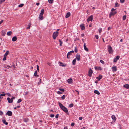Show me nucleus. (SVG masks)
<instances>
[{"label":"nucleus","mask_w":129,"mask_h":129,"mask_svg":"<svg viewBox=\"0 0 129 129\" xmlns=\"http://www.w3.org/2000/svg\"><path fill=\"white\" fill-rule=\"evenodd\" d=\"M120 57L119 55H117L116 57L114 58L113 60V62L114 63L116 62L117 60H119L120 58Z\"/></svg>","instance_id":"obj_4"},{"label":"nucleus","mask_w":129,"mask_h":129,"mask_svg":"<svg viewBox=\"0 0 129 129\" xmlns=\"http://www.w3.org/2000/svg\"><path fill=\"white\" fill-rule=\"evenodd\" d=\"M6 114L9 116H11L12 115V113L11 111H8Z\"/></svg>","instance_id":"obj_9"},{"label":"nucleus","mask_w":129,"mask_h":129,"mask_svg":"<svg viewBox=\"0 0 129 129\" xmlns=\"http://www.w3.org/2000/svg\"><path fill=\"white\" fill-rule=\"evenodd\" d=\"M84 47V50L88 52V48L86 47V44L84 43V45H83Z\"/></svg>","instance_id":"obj_13"},{"label":"nucleus","mask_w":129,"mask_h":129,"mask_svg":"<svg viewBox=\"0 0 129 129\" xmlns=\"http://www.w3.org/2000/svg\"><path fill=\"white\" fill-rule=\"evenodd\" d=\"M4 21V20H1L0 21V24H1Z\"/></svg>","instance_id":"obj_57"},{"label":"nucleus","mask_w":129,"mask_h":129,"mask_svg":"<svg viewBox=\"0 0 129 129\" xmlns=\"http://www.w3.org/2000/svg\"><path fill=\"white\" fill-rule=\"evenodd\" d=\"M17 40V38L16 36L13 37L12 38V41L13 42L16 41Z\"/></svg>","instance_id":"obj_19"},{"label":"nucleus","mask_w":129,"mask_h":129,"mask_svg":"<svg viewBox=\"0 0 129 129\" xmlns=\"http://www.w3.org/2000/svg\"><path fill=\"white\" fill-rule=\"evenodd\" d=\"M6 57H7V56H4V57L3 59V60L4 61L6 60Z\"/></svg>","instance_id":"obj_43"},{"label":"nucleus","mask_w":129,"mask_h":129,"mask_svg":"<svg viewBox=\"0 0 129 129\" xmlns=\"http://www.w3.org/2000/svg\"><path fill=\"white\" fill-rule=\"evenodd\" d=\"M2 122L3 123L6 125H7L8 124V123L6 122V120L5 119H3L2 120Z\"/></svg>","instance_id":"obj_23"},{"label":"nucleus","mask_w":129,"mask_h":129,"mask_svg":"<svg viewBox=\"0 0 129 129\" xmlns=\"http://www.w3.org/2000/svg\"><path fill=\"white\" fill-rule=\"evenodd\" d=\"M28 94V92H24V95H26Z\"/></svg>","instance_id":"obj_59"},{"label":"nucleus","mask_w":129,"mask_h":129,"mask_svg":"<svg viewBox=\"0 0 129 129\" xmlns=\"http://www.w3.org/2000/svg\"><path fill=\"white\" fill-rule=\"evenodd\" d=\"M71 15V13L70 12H68L67 13L65 17L66 18H68Z\"/></svg>","instance_id":"obj_14"},{"label":"nucleus","mask_w":129,"mask_h":129,"mask_svg":"<svg viewBox=\"0 0 129 129\" xmlns=\"http://www.w3.org/2000/svg\"><path fill=\"white\" fill-rule=\"evenodd\" d=\"M22 100L21 99H19L17 101V103H19L21 102Z\"/></svg>","instance_id":"obj_41"},{"label":"nucleus","mask_w":129,"mask_h":129,"mask_svg":"<svg viewBox=\"0 0 129 129\" xmlns=\"http://www.w3.org/2000/svg\"><path fill=\"white\" fill-rule=\"evenodd\" d=\"M116 10V9H115L113 8H112V9H111V11H113V12L115 10Z\"/></svg>","instance_id":"obj_60"},{"label":"nucleus","mask_w":129,"mask_h":129,"mask_svg":"<svg viewBox=\"0 0 129 129\" xmlns=\"http://www.w3.org/2000/svg\"><path fill=\"white\" fill-rule=\"evenodd\" d=\"M59 34L58 32L56 31L53 33V38L54 40L56 39V37L58 36Z\"/></svg>","instance_id":"obj_2"},{"label":"nucleus","mask_w":129,"mask_h":129,"mask_svg":"<svg viewBox=\"0 0 129 129\" xmlns=\"http://www.w3.org/2000/svg\"><path fill=\"white\" fill-rule=\"evenodd\" d=\"M35 76L38 77L39 76V75H37V71H36L34 74Z\"/></svg>","instance_id":"obj_22"},{"label":"nucleus","mask_w":129,"mask_h":129,"mask_svg":"<svg viewBox=\"0 0 129 129\" xmlns=\"http://www.w3.org/2000/svg\"><path fill=\"white\" fill-rule=\"evenodd\" d=\"M116 11H112V12H111L109 15L110 16H113L114 15H115L116 14Z\"/></svg>","instance_id":"obj_12"},{"label":"nucleus","mask_w":129,"mask_h":129,"mask_svg":"<svg viewBox=\"0 0 129 129\" xmlns=\"http://www.w3.org/2000/svg\"><path fill=\"white\" fill-rule=\"evenodd\" d=\"M110 29H111V27H109L108 28V30H109Z\"/></svg>","instance_id":"obj_64"},{"label":"nucleus","mask_w":129,"mask_h":129,"mask_svg":"<svg viewBox=\"0 0 129 129\" xmlns=\"http://www.w3.org/2000/svg\"><path fill=\"white\" fill-rule=\"evenodd\" d=\"M125 0H120V3H124Z\"/></svg>","instance_id":"obj_47"},{"label":"nucleus","mask_w":129,"mask_h":129,"mask_svg":"<svg viewBox=\"0 0 129 129\" xmlns=\"http://www.w3.org/2000/svg\"><path fill=\"white\" fill-rule=\"evenodd\" d=\"M3 114V112L1 111H0V115L1 116Z\"/></svg>","instance_id":"obj_46"},{"label":"nucleus","mask_w":129,"mask_h":129,"mask_svg":"<svg viewBox=\"0 0 129 129\" xmlns=\"http://www.w3.org/2000/svg\"><path fill=\"white\" fill-rule=\"evenodd\" d=\"M48 1L50 4H52L53 2V0H48Z\"/></svg>","instance_id":"obj_31"},{"label":"nucleus","mask_w":129,"mask_h":129,"mask_svg":"<svg viewBox=\"0 0 129 129\" xmlns=\"http://www.w3.org/2000/svg\"><path fill=\"white\" fill-rule=\"evenodd\" d=\"M76 59H77L78 61H79L80 59V55L79 54L77 53L76 54Z\"/></svg>","instance_id":"obj_10"},{"label":"nucleus","mask_w":129,"mask_h":129,"mask_svg":"<svg viewBox=\"0 0 129 129\" xmlns=\"http://www.w3.org/2000/svg\"><path fill=\"white\" fill-rule=\"evenodd\" d=\"M37 71H39V66L38 65H37Z\"/></svg>","instance_id":"obj_52"},{"label":"nucleus","mask_w":129,"mask_h":129,"mask_svg":"<svg viewBox=\"0 0 129 129\" xmlns=\"http://www.w3.org/2000/svg\"><path fill=\"white\" fill-rule=\"evenodd\" d=\"M65 95H63L61 97L62 99L63 100H64L65 99Z\"/></svg>","instance_id":"obj_42"},{"label":"nucleus","mask_w":129,"mask_h":129,"mask_svg":"<svg viewBox=\"0 0 129 129\" xmlns=\"http://www.w3.org/2000/svg\"><path fill=\"white\" fill-rule=\"evenodd\" d=\"M76 59L75 58L74 60H73L72 63V64L74 65L75 64L76 62Z\"/></svg>","instance_id":"obj_20"},{"label":"nucleus","mask_w":129,"mask_h":129,"mask_svg":"<svg viewBox=\"0 0 129 129\" xmlns=\"http://www.w3.org/2000/svg\"><path fill=\"white\" fill-rule=\"evenodd\" d=\"M111 118L114 120V122H115L116 121V117L115 115H112L111 116Z\"/></svg>","instance_id":"obj_15"},{"label":"nucleus","mask_w":129,"mask_h":129,"mask_svg":"<svg viewBox=\"0 0 129 129\" xmlns=\"http://www.w3.org/2000/svg\"><path fill=\"white\" fill-rule=\"evenodd\" d=\"M124 87H125L126 88L128 89L129 88V85L128 84H125L123 86Z\"/></svg>","instance_id":"obj_26"},{"label":"nucleus","mask_w":129,"mask_h":129,"mask_svg":"<svg viewBox=\"0 0 129 129\" xmlns=\"http://www.w3.org/2000/svg\"><path fill=\"white\" fill-rule=\"evenodd\" d=\"M108 52L110 54H112V48L110 45L108 46Z\"/></svg>","instance_id":"obj_3"},{"label":"nucleus","mask_w":129,"mask_h":129,"mask_svg":"<svg viewBox=\"0 0 129 129\" xmlns=\"http://www.w3.org/2000/svg\"><path fill=\"white\" fill-rule=\"evenodd\" d=\"M93 16L91 15L87 19V21L88 22L89 21H92L93 20Z\"/></svg>","instance_id":"obj_8"},{"label":"nucleus","mask_w":129,"mask_h":129,"mask_svg":"<svg viewBox=\"0 0 129 129\" xmlns=\"http://www.w3.org/2000/svg\"><path fill=\"white\" fill-rule=\"evenodd\" d=\"M43 18V15H41L40 14L39 15V20H42Z\"/></svg>","instance_id":"obj_21"},{"label":"nucleus","mask_w":129,"mask_h":129,"mask_svg":"<svg viewBox=\"0 0 129 129\" xmlns=\"http://www.w3.org/2000/svg\"><path fill=\"white\" fill-rule=\"evenodd\" d=\"M57 93L59 94H61L62 93L61 92L58 91H57Z\"/></svg>","instance_id":"obj_44"},{"label":"nucleus","mask_w":129,"mask_h":129,"mask_svg":"<svg viewBox=\"0 0 129 129\" xmlns=\"http://www.w3.org/2000/svg\"><path fill=\"white\" fill-rule=\"evenodd\" d=\"M82 119H83L82 117H79V119L80 120H82Z\"/></svg>","instance_id":"obj_56"},{"label":"nucleus","mask_w":129,"mask_h":129,"mask_svg":"<svg viewBox=\"0 0 129 129\" xmlns=\"http://www.w3.org/2000/svg\"><path fill=\"white\" fill-rule=\"evenodd\" d=\"M59 114H57L55 116V117L56 118H57L58 117Z\"/></svg>","instance_id":"obj_45"},{"label":"nucleus","mask_w":129,"mask_h":129,"mask_svg":"<svg viewBox=\"0 0 129 129\" xmlns=\"http://www.w3.org/2000/svg\"><path fill=\"white\" fill-rule=\"evenodd\" d=\"M6 94L9 96H11V95L9 93H6Z\"/></svg>","instance_id":"obj_49"},{"label":"nucleus","mask_w":129,"mask_h":129,"mask_svg":"<svg viewBox=\"0 0 129 129\" xmlns=\"http://www.w3.org/2000/svg\"><path fill=\"white\" fill-rule=\"evenodd\" d=\"M74 125H75V123L73 122L71 124V126H74Z\"/></svg>","instance_id":"obj_53"},{"label":"nucleus","mask_w":129,"mask_h":129,"mask_svg":"<svg viewBox=\"0 0 129 129\" xmlns=\"http://www.w3.org/2000/svg\"><path fill=\"white\" fill-rule=\"evenodd\" d=\"M23 5H24L23 4H21L19 5L18 6V7H22L23 6Z\"/></svg>","instance_id":"obj_39"},{"label":"nucleus","mask_w":129,"mask_h":129,"mask_svg":"<svg viewBox=\"0 0 129 129\" xmlns=\"http://www.w3.org/2000/svg\"><path fill=\"white\" fill-rule=\"evenodd\" d=\"M95 69L96 70H102L103 69L100 67L95 66L94 67Z\"/></svg>","instance_id":"obj_7"},{"label":"nucleus","mask_w":129,"mask_h":129,"mask_svg":"<svg viewBox=\"0 0 129 129\" xmlns=\"http://www.w3.org/2000/svg\"><path fill=\"white\" fill-rule=\"evenodd\" d=\"M64 129H68V127H67V126H65L64 128Z\"/></svg>","instance_id":"obj_63"},{"label":"nucleus","mask_w":129,"mask_h":129,"mask_svg":"<svg viewBox=\"0 0 129 129\" xmlns=\"http://www.w3.org/2000/svg\"><path fill=\"white\" fill-rule=\"evenodd\" d=\"M95 37L96 39H98L99 36L98 35H95Z\"/></svg>","instance_id":"obj_51"},{"label":"nucleus","mask_w":129,"mask_h":129,"mask_svg":"<svg viewBox=\"0 0 129 129\" xmlns=\"http://www.w3.org/2000/svg\"><path fill=\"white\" fill-rule=\"evenodd\" d=\"M2 94H0V96H5V94L4 93V92H2Z\"/></svg>","instance_id":"obj_33"},{"label":"nucleus","mask_w":129,"mask_h":129,"mask_svg":"<svg viewBox=\"0 0 129 129\" xmlns=\"http://www.w3.org/2000/svg\"><path fill=\"white\" fill-rule=\"evenodd\" d=\"M60 66H62V67H65V65L64 64H63V63L61 62H60Z\"/></svg>","instance_id":"obj_37"},{"label":"nucleus","mask_w":129,"mask_h":129,"mask_svg":"<svg viewBox=\"0 0 129 129\" xmlns=\"http://www.w3.org/2000/svg\"><path fill=\"white\" fill-rule=\"evenodd\" d=\"M84 34L83 33L81 35V36L82 37H83L84 36Z\"/></svg>","instance_id":"obj_62"},{"label":"nucleus","mask_w":129,"mask_h":129,"mask_svg":"<svg viewBox=\"0 0 129 129\" xmlns=\"http://www.w3.org/2000/svg\"><path fill=\"white\" fill-rule=\"evenodd\" d=\"M75 91H76L77 92V94H79V92L78 91L76 90H75Z\"/></svg>","instance_id":"obj_61"},{"label":"nucleus","mask_w":129,"mask_h":129,"mask_svg":"<svg viewBox=\"0 0 129 129\" xmlns=\"http://www.w3.org/2000/svg\"><path fill=\"white\" fill-rule=\"evenodd\" d=\"M126 18V16L125 15H124L123 16L122 18L123 20H125Z\"/></svg>","instance_id":"obj_34"},{"label":"nucleus","mask_w":129,"mask_h":129,"mask_svg":"<svg viewBox=\"0 0 129 129\" xmlns=\"http://www.w3.org/2000/svg\"><path fill=\"white\" fill-rule=\"evenodd\" d=\"M115 7H118L119 6V5H118V3L117 2L115 3Z\"/></svg>","instance_id":"obj_36"},{"label":"nucleus","mask_w":129,"mask_h":129,"mask_svg":"<svg viewBox=\"0 0 129 129\" xmlns=\"http://www.w3.org/2000/svg\"><path fill=\"white\" fill-rule=\"evenodd\" d=\"M12 34V32L11 31H9L7 33V35L8 36Z\"/></svg>","instance_id":"obj_29"},{"label":"nucleus","mask_w":129,"mask_h":129,"mask_svg":"<svg viewBox=\"0 0 129 129\" xmlns=\"http://www.w3.org/2000/svg\"><path fill=\"white\" fill-rule=\"evenodd\" d=\"M72 54L71 53H69L68 52L67 55V58L68 59H69L70 58V55H71Z\"/></svg>","instance_id":"obj_25"},{"label":"nucleus","mask_w":129,"mask_h":129,"mask_svg":"<svg viewBox=\"0 0 129 129\" xmlns=\"http://www.w3.org/2000/svg\"><path fill=\"white\" fill-rule=\"evenodd\" d=\"M81 28V29L82 30H83L85 29V27L84 24H82L80 26Z\"/></svg>","instance_id":"obj_11"},{"label":"nucleus","mask_w":129,"mask_h":129,"mask_svg":"<svg viewBox=\"0 0 129 129\" xmlns=\"http://www.w3.org/2000/svg\"><path fill=\"white\" fill-rule=\"evenodd\" d=\"M102 78V75H99L98 77H97L96 78V79H98L99 81Z\"/></svg>","instance_id":"obj_24"},{"label":"nucleus","mask_w":129,"mask_h":129,"mask_svg":"<svg viewBox=\"0 0 129 129\" xmlns=\"http://www.w3.org/2000/svg\"><path fill=\"white\" fill-rule=\"evenodd\" d=\"M58 103L60 108L67 114H69L68 109L60 102H58Z\"/></svg>","instance_id":"obj_1"},{"label":"nucleus","mask_w":129,"mask_h":129,"mask_svg":"<svg viewBox=\"0 0 129 129\" xmlns=\"http://www.w3.org/2000/svg\"><path fill=\"white\" fill-rule=\"evenodd\" d=\"M59 41L60 43V46H61L62 45V41H61V40L60 39L59 40Z\"/></svg>","instance_id":"obj_30"},{"label":"nucleus","mask_w":129,"mask_h":129,"mask_svg":"<svg viewBox=\"0 0 129 129\" xmlns=\"http://www.w3.org/2000/svg\"><path fill=\"white\" fill-rule=\"evenodd\" d=\"M94 92L96 94L98 95H99L100 94L99 91L97 90H94Z\"/></svg>","instance_id":"obj_18"},{"label":"nucleus","mask_w":129,"mask_h":129,"mask_svg":"<svg viewBox=\"0 0 129 129\" xmlns=\"http://www.w3.org/2000/svg\"><path fill=\"white\" fill-rule=\"evenodd\" d=\"M93 71L90 68L88 71V76L89 77H91Z\"/></svg>","instance_id":"obj_5"},{"label":"nucleus","mask_w":129,"mask_h":129,"mask_svg":"<svg viewBox=\"0 0 129 129\" xmlns=\"http://www.w3.org/2000/svg\"><path fill=\"white\" fill-rule=\"evenodd\" d=\"M74 51L73 50H72V51H71L69 52V53H74Z\"/></svg>","instance_id":"obj_55"},{"label":"nucleus","mask_w":129,"mask_h":129,"mask_svg":"<svg viewBox=\"0 0 129 129\" xmlns=\"http://www.w3.org/2000/svg\"><path fill=\"white\" fill-rule=\"evenodd\" d=\"M44 12V9H42L41 12V13L40 14L43 15V14Z\"/></svg>","instance_id":"obj_27"},{"label":"nucleus","mask_w":129,"mask_h":129,"mask_svg":"<svg viewBox=\"0 0 129 129\" xmlns=\"http://www.w3.org/2000/svg\"><path fill=\"white\" fill-rule=\"evenodd\" d=\"M9 51H6V53H5V54H4V56H7V55H8V54L9 53Z\"/></svg>","instance_id":"obj_28"},{"label":"nucleus","mask_w":129,"mask_h":129,"mask_svg":"<svg viewBox=\"0 0 129 129\" xmlns=\"http://www.w3.org/2000/svg\"><path fill=\"white\" fill-rule=\"evenodd\" d=\"M111 69L112 70V72L113 73H114L117 71V68L115 66H113L111 68Z\"/></svg>","instance_id":"obj_6"},{"label":"nucleus","mask_w":129,"mask_h":129,"mask_svg":"<svg viewBox=\"0 0 129 129\" xmlns=\"http://www.w3.org/2000/svg\"><path fill=\"white\" fill-rule=\"evenodd\" d=\"M15 98V96L13 97L11 99V101H12V102H13V100Z\"/></svg>","instance_id":"obj_54"},{"label":"nucleus","mask_w":129,"mask_h":129,"mask_svg":"<svg viewBox=\"0 0 129 129\" xmlns=\"http://www.w3.org/2000/svg\"><path fill=\"white\" fill-rule=\"evenodd\" d=\"M99 32V33H100L102 32V28H100L98 29Z\"/></svg>","instance_id":"obj_40"},{"label":"nucleus","mask_w":129,"mask_h":129,"mask_svg":"<svg viewBox=\"0 0 129 129\" xmlns=\"http://www.w3.org/2000/svg\"><path fill=\"white\" fill-rule=\"evenodd\" d=\"M54 116V115L53 114H51L50 115V117L52 118Z\"/></svg>","instance_id":"obj_48"},{"label":"nucleus","mask_w":129,"mask_h":129,"mask_svg":"<svg viewBox=\"0 0 129 129\" xmlns=\"http://www.w3.org/2000/svg\"><path fill=\"white\" fill-rule=\"evenodd\" d=\"M5 0H1V3H2L4 2L5 1Z\"/></svg>","instance_id":"obj_58"},{"label":"nucleus","mask_w":129,"mask_h":129,"mask_svg":"<svg viewBox=\"0 0 129 129\" xmlns=\"http://www.w3.org/2000/svg\"><path fill=\"white\" fill-rule=\"evenodd\" d=\"M59 90L62 92H64V90L63 89L60 88H59Z\"/></svg>","instance_id":"obj_38"},{"label":"nucleus","mask_w":129,"mask_h":129,"mask_svg":"<svg viewBox=\"0 0 129 129\" xmlns=\"http://www.w3.org/2000/svg\"><path fill=\"white\" fill-rule=\"evenodd\" d=\"M7 99L9 103H11L13 102L12 101H11V100L10 98H8Z\"/></svg>","instance_id":"obj_16"},{"label":"nucleus","mask_w":129,"mask_h":129,"mask_svg":"<svg viewBox=\"0 0 129 129\" xmlns=\"http://www.w3.org/2000/svg\"><path fill=\"white\" fill-rule=\"evenodd\" d=\"M100 62L101 63H102L103 64H104L105 63L104 61L102 60H100Z\"/></svg>","instance_id":"obj_35"},{"label":"nucleus","mask_w":129,"mask_h":129,"mask_svg":"<svg viewBox=\"0 0 129 129\" xmlns=\"http://www.w3.org/2000/svg\"><path fill=\"white\" fill-rule=\"evenodd\" d=\"M74 106V104L73 103L70 104L69 106V107L70 108L73 107Z\"/></svg>","instance_id":"obj_32"},{"label":"nucleus","mask_w":129,"mask_h":129,"mask_svg":"<svg viewBox=\"0 0 129 129\" xmlns=\"http://www.w3.org/2000/svg\"><path fill=\"white\" fill-rule=\"evenodd\" d=\"M67 81L68 83L70 84L72 83V80L71 78L69 79H68Z\"/></svg>","instance_id":"obj_17"},{"label":"nucleus","mask_w":129,"mask_h":129,"mask_svg":"<svg viewBox=\"0 0 129 129\" xmlns=\"http://www.w3.org/2000/svg\"><path fill=\"white\" fill-rule=\"evenodd\" d=\"M74 51L75 52L77 53V47H75V49L74 50Z\"/></svg>","instance_id":"obj_50"}]
</instances>
